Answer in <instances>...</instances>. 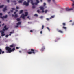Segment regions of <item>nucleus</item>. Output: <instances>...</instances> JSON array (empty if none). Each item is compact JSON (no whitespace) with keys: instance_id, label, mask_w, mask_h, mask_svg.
<instances>
[{"instance_id":"f257e3e1","label":"nucleus","mask_w":74,"mask_h":74,"mask_svg":"<svg viewBox=\"0 0 74 74\" xmlns=\"http://www.w3.org/2000/svg\"><path fill=\"white\" fill-rule=\"evenodd\" d=\"M5 49L7 51V53H11L12 51H15V47L13 48L12 49L10 47H9L7 46L5 47Z\"/></svg>"},{"instance_id":"f03ea898","label":"nucleus","mask_w":74,"mask_h":74,"mask_svg":"<svg viewBox=\"0 0 74 74\" xmlns=\"http://www.w3.org/2000/svg\"><path fill=\"white\" fill-rule=\"evenodd\" d=\"M30 50L31 51H32V53H33V54H35V53H36V52H38V50H35L34 49H29V51H30Z\"/></svg>"},{"instance_id":"7ed1b4c3","label":"nucleus","mask_w":74,"mask_h":74,"mask_svg":"<svg viewBox=\"0 0 74 74\" xmlns=\"http://www.w3.org/2000/svg\"><path fill=\"white\" fill-rule=\"evenodd\" d=\"M42 47L40 49V51L41 52H43V51H44V49H45V46H44V45L43 44H42Z\"/></svg>"},{"instance_id":"20e7f679","label":"nucleus","mask_w":74,"mask_h":74,"mask_svg":"<svg viewBox=\"0 0 74 74\" xmlns=\"http://www.w3.org/2000/svg\"><path fill=\"white\" fill-rule=\"evenodd\" d=\"M39 8H40L41 10H42V13H44V8L43 6H40L39 7Z\"/></svg>"},{"instance_id":"39448f33","label":"nucleus","mask_w":74,"mask_h":74,"mask_svg":"<svg viewBox=\"0 0 74 74\" xmlns=\"http://www.w3.org/2000/svg\"><path fill=\"white\" fill-rule=\"evenodd\" d=\"M30 1H31V3L32 5H34L35 4V5H37L38 4V3H33V0H30Z\"/></svg>"},{"instance_id":"423d86ee","label":"nucleus","mask_w":74,"mask_h":74,"mask_svg":"<svg viewBox=\"0 0 74 74\" xmlns=\"http://www.w3.org/2000/svg\"><path fill=\"white\" fill-rule=\"evenodd\" d=\"M4 28L3 29V31H5V30H7L8 29V28H7V25H5L4 27Z\"/></svg>"},{"instance_id":"0eeeda50","label":"nucleus","mask_w":74,"mask_h":74,"mask_svg":"<svg viewBox=\"0 0 74 74\" xmlns=\"http://www.w3.org/2000/svg\"><path fill=\"white\" fill-rule=\"evenodd\" d=\"M25 16H26L23 13L21 15L20 17L22 18L23 19H25Z\"/></svg>"},{"instance_id":"6e6552de","label":"nucleus","mask_w":74,"mask_h":74,"mask_svg":"<svg viewBox=\"0 0 74 74\" xmlns=\"http://www.w3.org/2000/svg\"><path fill=\"white\" fill-rule=\"evenodd\" d=\"M23 4L24 5H25L26 6H29V4L27 2H26V1H25L23 2Z\"/></svg>"},{"instance_id":"1a4fd4ad","label":"nucleus","mask_w":74,"mask_h":74,"mask_svg":"<svg viewBox=\"0 0 74 74\" xmlns=\"http://www.w3.org/2000/svg\"><path fill=\"white\" fill-rule=\"evenodd\" d=\"M66 11H71V10H73V8L69 9V8H66Z\"/></svg>"},{"instance_id":"9d476101","label":"nucleus","mask_w":74,"mask_h":74,"mask_svg":"<svg viewBox=\"0 0 74 74\" xmlns=\"http://www.w3.org/2000/svg\"><path fill=\"white\" fill-rule=\"evenodd\" d=\"M7 15H6L5 16H3V17L1 16L0 18L2 19H5L6 18H7Z\"/></svg>"},{"instance_id":"9b49d317","label":"nucleus","mask_w":74,"mask_h":74,"mask_svg":"<svg viewBox=\"0 0 74 74\" xmlns=\"http://www.w3.org/2000/svg\"><path fill=\"white\" fill-rule=\"evenodd\" d=\"M5 35V34H4V32H2L1 33V36H2V37L4 36Z\"/></svg>"},{"instance_id":"f8f14e48","label":"nucleus","mask_w":74,"mask_h":74,"mask_svg":"<svg viewBox=\"0 0 74 74\" xmlns=\"http://www.w3.org/2000/svg\"><path fill=\"white\" fill-rule=\"evenodd\" d=\"M15 45L14 44H12L10 45V47H11V48H13V47H15Z\"/></svg>"},{"instance_id":"ddd939ff","label":"nucleus","mask_w":74,"mask_h":74,"mask_svg":"<svg viewBox=\"0 0 74 74\" xmlns=\"http://www.w3.org/2000/svg\"><path fill=\"white\" fill-rule=\"evenodd\" d=\"M9 33V36H11V34L12 33H14V30H13V32H10Z\"/></svg>"},{"instance_id":"4468645a","label":"nucleus","mask_w":74,"mask_h":74,"mask_svg":"<svg viewBox=\"0 0 74 74\" xmlns=\"http://www.w3.org/2000/svg\"><path fill=\"white\" fill-rule=\"evenodd\" d=\"M7 6H5V8H3V12H5V11H6V10H7Z\"/></svg>"},{"instance_id":"2eb2a0df","label":"nucleus","mask_w":74,"mask_h":74,"mask_svg":"<svg viewBox=\"0 0 74 74\" xmlns=\"http://www.w3.org/2000/svg\"><path fill=\"white\" fill-rule=\"evenodd\" d=\"M21 22H18L16 23L17 25H21Z\"/></svg>"},{"instance_id":"dca6fc26","label":"nucleus","mask_w":74,"mask_h":74,"mask_svg":"<svg viewBox=\"0 0 74 74\" xmlns=\"http://www.w3.org/2000/svg\"><path fill=\"white\" fill-rule=\"evenodd\" d=\"M25 16H27V15H28V12H25Z\"/></svg>"},{"instance_id":"f3484780","label":"nucleus","mask_w":74,"mask_h":74,"mask_svg":"<svg viewBox=\"0 0 74 74\" xmlns=\"http://www.w3.org/2000/svg\"><path fill=\"white\" fill-rule=\"evenodd\" d=\"M27 53H28V54H29V55H31V54H32V51H29V52H27Z\"/></svg>"},{"instance_id":"a211bd4d","label":"nucleus","mask_w":74,"mask_h":74,"mask_svg":"<svg viewBox=\"0 0 74 74\" xmlns=\"http://www.w3.org/2000/svg\"><path fill=\"white\" fill-rule=\"evenodd\" d=\"M60 39L58 38H56L55 40V42H57V40H59Z\"/></svg>"},{"instance_id":"6ab92c4d","label":"nucleus","mask_w":74,"mask_h":74,"mask_svg":"<svg viewBox=\"0 0 74 74\" xmlns=\"http://www.w3.org/2000/svg\"><path fill=\"white\" fill-rule=\"evenodd\" d=\"M55 18V15L52 16L51 17L49 18V19H52V18Z\"/></svg>"},{"instance_id":"aec40b11","label":"nucleus","mask_w":74,"mask_h":74,"mask_svg":"<svg viewBox=\"0 0 74 74\" xmlns=\"http://www.w3.org/2000/svg\"><path fill=\"white\" fill-rule=\"evenodd\" d=\"M58 32H59V33H63V31L61 30H58Z\"/></svg>"},{"instance_id":"412c9836","label":"nucleus","mask_w":74,"mask_h":74,"mask_svg":"<svg viewBox=\"0 0 74 74\" xmlns=\"http://www.w3.org/2000/svg\"><path fill=\"white\" fill-rule=\"evenodd\" d=\"M22 12H23V10H21L20 11V12H19V14H22Z\"/></svg>"},{"instance_id":"4be33fe9","label":"nucleus","mask_w":74,"mask_h":74,"mask_svg":"<svg viewBox=\"0 0 74 74\" xmlns=\"http://www.w3.org/2000/svg\"><path fill=\"white\" fill-rule=\"evenodd\" d=\"M24 0H19L18 1L19 3H22L23 1Z\"/></svg>"},{"instance_id":"5701e85b","label":"nucleus","mask_w":74,"mask_h":74,"mask_svg":"<svg viewBox=\"0 0 74 74\" xmlns=\"http://www.w3.org/2000/svg\"><path fill=\"white\" fill-rule=\"evenodd\" d=\"M16 20L18 22H19V21H21V19L18 18L16 19Z\"/></svg>"},{"instance_id":"b1692460","label":"nucleus","mask_w":74,"mask_h":74,"mask_svg":"<svg viewBox=\"0 0 74 74\" xmlns=\"http://www.w3.org/2000/svg\"><path fill=\"white\" fill-rule=\"evenodd\" d=\"M47 29V30H49V32H50V29H49V28L48 27H46Z\"/></svg>"},{"instance_id":"393cba45","label":"nucleus","mask_w":74,"mask_h":74,"mask_svg":"<svg viewBox=\"0 0 74 74\" xmlns=\"http://www.w3.org/2000/svg\"><path fill=\"white\" fill-rule=\"evenodd\" d=\"M62 25L64 26H66V23H62Z\"/></svg>"},{"instance_id":"a878e982","label":"nucleus","mask_w":74,"mask_h":74,"mask_svg":"<svg viewBox=\"0 0 74 74\" xmlns=\"http://www.w3.org/2000/svg\"><path fill=\"white\" fill-rule=\"evenodd\" d=\"M34 16H36V17H37V16H38V15L37 14H35L34 15Z\"/></svg>"},{"instance_id":"bb28decb","label":"nucleus","mask_w":74,"mask_h":74,"mask_svg":"<svg viewBox=\"0 0 74 74\" xmlns=\"http://www.w3.org/2000/svg\"><path fill=\"white\" fill-rule=\"evenodd\" d=\"M1 52H2V50H1V49H0V55L1 54Z\"/></svg>"},{"instance_id":"cd10ccee","label":"nucleus","mask_w":74,"mask_h":74,"mask_svg":"<svg viewBox=\"0 0 74 74\" xmlns=\"http://www.w3.org/2000/svg\"><path fill=\"white\" fill-rule=\"evenodd\" d=\"M14 17L15 18H16V17H18V15L16 14L14 15Z\"/></svg>"},{"instance_id":"c85d7f7f","label":"nucleus","mask_w":74,"mask_h":74,"mask_svg":"<svg viewBox=\"0 0 74 74\" xmlns=\"http://www.w3.org/2000/svg\"><path fill=\"white\" fill-rule=\"evenodd\" d=\"M63 29H67V27H64V26H63L62 27Z\"/></svg>"},{"instance_id":"c756f323","label":"nucleus","mask_w":74,"mask_h":74,"mask_svg":"<svg viewBox=\"0 0 74 74\" xmlns=\"http://www.w3.org/2000/svg\"><path fill=\"white\" fill-rule=\"evenodd\" d=\"M4 5H0V8H3V7H4Z\"/></svg>"},{"instance_id":"7c9ffc66","label":"nucleus","mask_w":74,"mask_h":74,"mask_svg":"<svg viewBox=\"0 0 74 74\" xmlns=\"http://www.w3.org/2000/svg\"><path fill=\"white\" fill-rule=\"evenodd\" d=\"M36 1L37 3H40V2L38 0H36Z\"/></svg>"},{"instance_id":"2f4dec72","label":"nucleus","mask_w":74,"mask_h":74,"mask_svg":"<svg viewBox=\"0 0 74 74\" xmlns=\"http://www.w3.org/2000/svg\"><path fill=\"white\" fill-rule=\"evenodd\" d=\"M8 36H9V35L8 34L6 35L5 36V37H6V38H7V37H8Z\"/></svg>"},{"instance_id":"473e14b6","label":"nucleus","mask_w":74,"mask_h":74,"mask_svg":"<svg viewBox=\"0 0 74 74\" xmlns=\"http://www.w3.org/2000/svg\"><path fill=\"white\" fill-rule=\"evenodd\" d=\"M47 11H48V10H46L45 11V14H46L47 13Z\"/></svg>"},{"instance_id":"72a5a7b5","label":"nucleus","mask_w":74,"mask_h":74,"mask_svg":"<svg viewBox=\"0 0 74 74\" xmlns=\"http://www.w3.org/2000/svg\"><path fill=\"white\" fill-rule=\"evenodd\" d=\"M35 8V6L34 5H33L32 7V8L33 9H34V8Z\"/></svg>"},{"instance_id":"f704fd0d","label":"nucleus","mask_w":74,"mask_h":74,"mask_svg":"<svg viewBox=\"0 0 74 74\" xmlns=\"http://www.w3.org/2000/svg\"><path fill=\"white\" fill-rule=\"evenodd\" d=\"M46 5V3H43V6H45Z\"/></svg>"},{"instance_id":"c9c22d12","label":"nucleus","mask_w":74,"mask_h":74,"mask_svg":"<svg viewBox=\"0 0 74 74\" xmlns=\"http://www.w3.org/2000/svg\"><path fill=\"white\" fill-rule=\"evenodd\" d=\"M12 10H15V8H11Z\"/></svg>"},{"instance_id":"e433bc0d","label":"nucleus","mask_w":74,"mask_h":74,"mask_svg":"<svg viewBox=\"0 0 74 74\" xmlns=\"http://www.w3.org/2000/svg\"><path fill=\"white\" fill-rule=\"evenodd\" d=\"M3 15V14L1 13H0V16H2Z\"/></svg>"},{"instance_id":"4c0bfd02","label":"nucleus","mask_w":74,"mask_h":74,"mask_svg":"<svg viewBox=\"0 0 74 74\" xmlns=\"http://www.w3.org/2000/svg\"><path fill=\"white\" fill-rule=\"evenodd\" d=\"M72 6H74V1H73V2L72 3Z\"/></svg>"},{"instance_id":"58836bf2","label":"nucleus","mask_w":74,"mask_h":74,"mask_svg":"<svg viewBox=\"0 0 74 74\" xmlns=\"http://www.w3.org/2000/svg\"><path fill=\"white\" fill-rule=\"evenodd\" d=\"M37 12L38 13H39V12H40V10H37Z\"/></svg>"},{"instance_id":"ea45409f","label":"nucleus","mask_w":74,"mask_h":74,"mask_svg":"<svg viewBox=\"0 0 74 74\" xmlns=\"http://www.w3.org/2000/svg\"><path fill=\"white\" fill-rule=\"evenodd\" d=\"M16 49H19V47H16Z\"/></svg>"},{"instance_id":"a19ab883","label":"nucleus","mask_w":74,"mask_h":74,"mask_svg":"<svg viewBox=\"0 0 74 74\" xmlns=\"http://www.w3.org/2000/svg\"><path fill=\"white\" fill-rule=\"evenodd\" d=\"M44 25H42V29H44Z\"/></svg>"},{"instance_id":"79ce46f5","label":"nucleus","mask_w":74,"mask_h":74,"mask_svg":"<svg viewBox=\"0 0 74 74\" xmlns=\"http://www.w3.org/2000/svg\"><path fill=\"white\" fill-rule=\"evenodd\" d=\"M46 20H47V21H49V19L48 18H47Z\"/></svg>"},{"instance_id":"37998d69","label":"nucleus","mask_w":74,"mask_h":74,"mask_svg":"<svg viewBox=\"0 0 74 74\" xmlns=\"http://www.w3.org/2000/svg\"><path fill=\"white\" fill-rule=\"evenodd\" d=\"M29 3H30V1L29 0H28V2H27V3L29 4Z\"/></svg>"},{"instance_id":"c03bdc74","label":"nucleus","mask_w":74,"mask_h":74,"mask_svg":"<svg viewBox=\"0 0 74 74\" xmlns=\"http://www.w3.org/2000/svg\"><path fill=\"white\" fill-rule=\"evenodd\" d=\"M28 23L29 24V23H30V24H31L32 23V22H28Z\"/></svg>"},{"instance_id":"a18cd8bd","label":"nucleus","mask_w":74,"mask_h":74,"mask_svg":"<svg viewBox=\"0 0 74 74\" xmlns=\"http://www.w3.org/2000/svg\"><path fill=\"white\" fill-rule=\"evenodd\" d=\"M2 32H4L2 30H0V33H2Z\"/></svg>"},{"instance_id":"49530a36","label":"nucleus","mask_w":74,"mask_h":74,"mask_svg":"<svg viewBox=\"0 0 74 74\" xmlns=\"http://www.w3.org/2000/svg\"><path fill=\"white\" fill-rule=\"evenodd\" d=\"M4 53V51H3L2 52V51L1 53H2L3 54Z\"/></svg>"},{"instance_id":"de8ad7c7","label":"nucleus","mask_w":74,"mask_h":74,"mask_svg":"<svg viewBox=\"0 0 74 74\" xmlns=\"http://www.w3.org/2000/svg\"><path fill=\"white\" fill-rule=\"evenodd\" d=\"M16 9H19V7H18V6H17L16 7Z\"/></svg>"},{"instance_id":"09e8293b","label":"nucleus","mask_w":74,"mask_h":74,"mask_svg":"<svg viewBox=\"0 0 74 74\" xmlns=\"http://www.w3.org/2000/svg\"><path fill=\"white\" fill-rule=\"evenodd\" d=\"M40 34H42V31H41L40 32Z\"/></svg>"},{"instance_id":"8fccbe9b","label":"nucleus","mask_w":74,"mask_h":74,"mask_svg":"<svg viewBox=\"0 0 74 74\" xmlns=\"http://www.w3.org/2000/svg\"><path fill=\"white\" fill-rule=\"evenodd\" d=\"M48 2H49L50 1H51V0H47Z\"/></svg>"},{"instance_id":"3c124183","label":"nucleus","mask_w":74,"mask_h":74,"mask_svg":"<svg viewBox=\"0 0 74 74\" xmlns=\"http://www.w3.org/2000/svg\"><path fill=\"white\" fill-rule=\"evenodd\" d=\"M15 27H18V25H16L15 26Z\"/></svg>"},{"instance_id":"603ef678","label":"nucleus","mask_w":74,"mask_h":74,"mask_svg":"<svg viewBox=\"0 0 74 74\" xmlns=\"http://www.w3.org/2000/svg\"><path fill=\"white\" fill-rule=\"evenodd\" d=\"M13 11H13V10H10V12H13Z\"/></svg>"},{"instance_id":"864d4df0","label":"nucleus","mask_w":74,"mask_h":74,"mask_svg":"<svg viewBox=\"0 0 74 74\" xmlns=\"http://www.w3.org/2000/svg\"><path fill=\"white\" fill-rule=\"evenodd\" d=\"M8 3H9L10 2V0H7Z\"/></svg>"},{"instance_id":"5fc2aeb1","label":"nucleus","mask_w":74,"mask_h":74,"mask_svg":"<svg viewBox=\"0 0 74 74\" xmlns=\"http://www.w3.org/2000/svg\"><path fill=\"white\" fill-rule=\"evenodd\" d=\"M74 25V22L72 24V25L73 26V25Z\"/></svg>"},{"instance_id":"6e6d98bb","label":"nucleus","mask_w":74,"mask_h":74,"mask_svg":"<svg viewBox=\"0 0 74 74\" xmlns=\"http://www.w3.org/2000/svg\"><path fill=\"white\" fill-rule=\"evenodd\" d=\"M30 32H33V30H31L30 31Z\"/></svg>"},{"instance_id":"4d7b16f0","label":"nucleus","mask_w":74,"mask_h":74,"mask_svg":"<svg viewBox=\"0 0 74 74\" xmlns=\"http://www.w3.org/2000/svg\"><path fill=\"white\" fill-rule=\"evenodd\" d=\"M69 22H72V20H70V21H69Z\"/></svg>"},{"instance_id":"13d9d810","label":"nucleus","mask_w":74,"mask_h":74,"mask_svg":"<svg viewBox=\"0 0 74 74\" xmlns=\"http://www.w3.org/2000/svg\"><path fill=\"white\" fill-rule=\"evenodd\" d=\"M4 23H3L2 25V26H4Z\"/></svg>"},{"instance_id":"bf43d9fd","label":"nucleus","mask_w":74,"mask_h":74,"mask_svg":"<svg viewBox=\"0 0 74 74\" xmlns=\"http://www.w3.org/2000/svg\"><path fill=\"white\" fill-rule=\"evenodd\" d=\"M8 14H10V12H8Z\"/></svg>"},{"instance_id":"052dcab7","label":"nucleus","mask_w":74,"mask_h":74,"mask_svg":"<svg viewBox=\"0 0 74 74\" xmlns=\"http://www.w3.org/2000/svg\"><path fill=\"white\" fill-rule=\"evenodd\" d=\"M19 52H20V53H21V52H22V51H19Z\"/></svg>"},{"instance_id":"680f3d73","label":"nucleus","mask_w":74,"mask_h":74,"mask_svg":"<svg viewBox=\"0 0 74 74\" xmlns=\"http://www.w3.org/2000/svg\"><path fill=\"white\" fill-rule=\"evenodd\" d=\"M14 14H12V17H13V16H14Z\"/></svg>"},{"instance_id":"e2e57ef3","label":"nucleus","mask_w":74,"mask_h":74,"mask_svg":"<svg viewBox=\"0 0 74 74\" xmlns=\"http://www.w3.org/2000/svg\"><path fill=\"white\" fill-rule=\"evenodd\" d=\"M16 12H14V14H16Z\"/></svg>"},{"instance_id":"0e129e2a","label":"nucleus","mask_w":74,"mask_h":74,"mask_svg":"<svg viewBox=\"0 0 74 74\" xmlns=\"http://www.w3.org/2000/svg\"><path fill=\"white\" fill-rule=\"evenodd\" d=\"M27 19H28V18H29V16L27 17Z\"/></svg>"},{"instance_id":"69168bd1","label":"nucleus","mask_w":74,"mask_h":74,"mask_svg":"<svg viewBox=\"0 0 74 74\" xmlns=\"http://www.w3.org/2000/svg\"><path fill=\"white\" fill-rule=\"evenodd\" d=\"M16 12H18V10H16Z\"/></svg>"},{"instance_id":"338daca9","label":"nucleus","mask_w":74,"mask_h":74,"mask_svg":"<svg viewBox=\"0 0 74 74\" xmlns=\"http://www.w3.org/2000/svg\"><path fill=\"white\" fill-rule=\"evenodd\" d=\"M40 1L42 2V0H40Z\"/></svg>"},{"instance_id":"774afa93","label":"nucleus","mask_w":74,"mask_h":74,"mask_svg":"<svg viewBox=\"0 0 74 74\" xmlns=\"http://www.w3.org/2000/svg\"><path fill=\"white\" fill-rule=\"evenodd\" d=\"M53 0V1H55V0Z\"/></svg>"}]
</instances>
